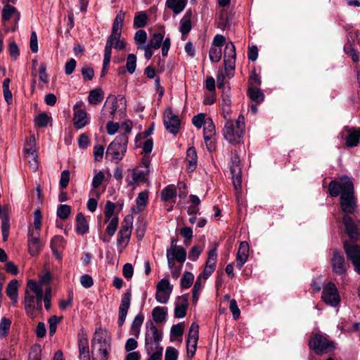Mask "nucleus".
<instances>
[{
  "label": "nucleus",
  "mask_w": 360,
  "mask_h": 360,
  "mask_svg": "<svg viewBox=\"0 0 360 360\" xmlns=\"http://www.w3.org/2000/svg\"><path fill=\"white\" fill-rule=\"evenodd\" d=\"M209 57L212 62L218 63L221 58V48L212 46L210 49Z\"/></svg>",
  "instance_id": "c03bdc74"
},
{
  "label": "nucleus",
  "mask_w": 360,
  "mask_h": 360,
  "mask_svg": "<svg viewBox=\"0 0 360 360\" xmlns=\"http://www.w3.org/2000/svg\"><path fill=\"white\" fill-rule=\"evenodd\" d=\"M144 179V174L143 172L131 170V174L126 177V181L129 185H133L139 181Z\"/></svg>",
  "instance_id": "72a5a7b5"
},
{
  "label": "nucleus",
  "mask_w": 360,
  "mask_h": 360,
  "mask_svg": "<svg viewBox=\"0 0 360 360\" xmlns=\"http://www.w3.org/2000/svg\"><path fill=\"white\" fill-rule=\"evenodd\" d=\"M329 193L332 197L340 194V206L342 211L345 213L342 221L345 230L349 238L354 239L359 235V230L352 219L348 215L354 212L356 202L354 194V185L351 180L343 176L340 181H332L328 186Z\"/></svg>",
  "instance_id": "f257e3e1"
},
{
  "label": "nucleus",
  "mask_w": 360,
  "mask_h": 360,
  "mask_svg": "<svg viewBox=\"0 0 360 360\" xmlns=\"http://www.w3.org/2000/svg\"><path fill=\"white\" fill-rule=\"evenodd\" d=\"M71 212L70 206L68 205H60L57 210V214L61 219H66Z\"/></svg>",
  "instance_id": "8fccbe9b"
},
{
  "label": "nucleus",
  "mask_w": 360,
  "mask_h": 360,
  "mask_svg": "<svg viewBox=\"0 0 360 360\" xmlns=\"http://www.w3.org/2000/svg\"><path fill=\"white\" fill-rule=\"evenodd\" d=\"M143 321V316L142 315H137L131 324V334L138 338L140 334V328Z\"/></svg>",
  "instance_id": "c9c22d12"
},
{
  "label": "nucleus",
  "mask_w": 360,
  "mask_h": 360,
  "mask_svg": "<svg viewBox=\"0 0 360 360\" xmlns=\"http://www.w3.org/2000/svg\"><path fill=\"white\" fill-rule=\"evenodd\" d=\"M104 179V174L103 172L100 171L97 174H96L93 178L92 181V186L94 188H98L101 183Z\"/></svg>",
  "instance_id": "680f3d73"
},
{
  "label": "nucleus",
  "mask_w": 360,
  "mask_h": 360,
  "mask_svg": "<svg viewBox=\"0 0 360 360\" xmlns=\"http://www.w3.org/2000/svg\"><path fill=\"white\" fill-rule=\"evenodd\" d=\"M115 210V204L110 201H107L105 206V222L108 221L112 217V214Z\"/></svg>",
  "instance_id": "5fc2aeb1"
},
{
  "label": "nucleus",
  "mask_w": 360,
  "mask_h": 360,
  "mask_svg": "<svg viewBox=\"0 0 360 360\" xmlns=\"http://www.w3.org/2000/svg\"><path fill=\"white\" fill-rule=\"evenodd\" d=\"M132 228V217H128L125 218L124 222L122 224L121 229L119 231L117 236V244L122 245L124 243L126 245L131 236Z\"/></svg>",
  "instance_id": "dca6fc26"
},
{
  "label": "nucleus",
  "mask_w": 360,
  "mask_h": 360,
  "mask_svg": "<svg viewBox=\"0 0 360 360\" xmlns=\"http://www.w3.org/2000/svg\"><path fill=\"white\" fill-rule=\"evenodd\" d=\"M92 360H108L111 351V337L109 332L102 328L95 330L91 340Z\"/></svg>",
  "instance_id": "20e7f679"
},
{
  "label": "nucleus",
  "mask_w": 360,
  "mask_h": 360,
  "mask_svg": "<svg viewBox=\"0 0 360 360\" xmlns=\"http://www.w3.org/2000/svg\"><path fill=\"white\" fill-rule=\"evenodd\" d=\"M123 276L127 279H130L134 274V268L132 265L129 263H127L123 266L122 269Z\"/></svg>",
  "instance_id": "338daca9"
},
{
  "label": "nucleus",
  "mask_w": 360,
  "mask_h": 360,
  "mask_svg": "<svg viewBox=\"0 0 360 360\" xmlns=\"http://www.w3.org/2000/svg\"><path fill=\"white\" fill-rule=\"evenodd\" d=\"M70 181V172L63 170L60 174V186L62 188H65Z\"/></svg>",
  "instance_id": "052dcab7"
},
{
  "label": "nucleus",
  "mask_w": 360,
  "mask_h": 360,
  "mask_svg": "<svg viewBox=\"0 0 360 360\" xmlns=\"http://www.w3.org/2000/svg\"><path fill=\"white\" fill-rule=\"evenodd\" d=\"M186 258V252L182 247L179 248L174 252L170 253L169 250L167 251V264L169 268H172L174 259L181 264H183Z\"/></svg>",
  "instance_id": "aec40b11"
},
{
  "label": "nucleus",
  "mask_w": 360,
  "mask_h": 360,
  "mask_svg": "<svg viewBox=\"0 0 360 360\" xmlns=\"http://www.w3.org/2000/svg\"><path fill=\"white\" fill-rule=\"evenodd\" d=\"M128 137L126 134H120L108 146L106 155L112 160L120 161L127 151Z\"/></svg>",
  "instance_id": "423d86ee"
},
{
  "label": "nucleus",
  "mask_w": 360,
  "mask_h": 360,
  "mask_svg": "<svg viewBox=\"0 0 360 360\" xmlns=\"http://www.w3.org/2000/svg\"><path fill=\"white\" fill-rule=\"evenodd\" d=\"M11 18H13L17 23L20 19V13L15 7L7 4L2 10V20L5 24L6 21Z\"/></svg>",
  "instance_id": "393cba45"
},
{
  "label": "nucleus",
  "mask_w": 360,
  "mask_h": 360,
  "mask_svg": "<svg viewBox=\"0 0 360 360\" xmlns=\"http://www.w3.org/2000/svg\"><path fill=\"white\" fill-rule=\"evenodd\" d=\"M11 321L5 317L2 318L0 322V338L5 337L10 329Z\"/></svg>",
  "instance_id": "09e8293b"
},
{
  "label": "nucleus",
  "mask_w": 360,
  "mask_h": 360,
  "mask_svg": "<svg viewBox=\"0 0 360 360\" xmlns=\"http://www.w3.org/2000/svg\"><path fill=\"white\" fill-rule=\"evenodd\" d=\"M76 231L77 233L83 235L89 231V224L82 213H78L76 217Z\"/></svg>",
  "instance_id": "c756f323"
},
{
  "label": "nucleus",
  "mask_w": 360,
  "mask_h": 360,
  "mask_svg": "<svg viewBox=\"0 0 360 360\" xmlns=\"http://www.w3.org/2000/svg\"><path fill=\"white\" fill-rule=\"evenodd\" d=\"M43 248V243L38 237V234L34 235L33 233H29L28 238V250L32 256L37 255Z\"/></svg>",
  "instance_id": "a211bd4d"
},
{
  "label": "nucleus",
  "mask_w": 360,
  "mask_h": 360,
  "mask_svg": "<svg viewBox=\"0 0 360 360\" xmlns=\"http://www.w3.org/2000/svg\"><path fill=\"white\" fill-rule=\"evenodd\" d=\"M236 57L235 45L231 41L226 43L224 53V63L228 77H230L229 71H233L235 69Z\"/></svg>",
  "instance_id": "9d476101"
},
{
  "label": "nucleus",
  "mask_w": 360,
  "mask_h": 360,
  "mask_svg": "<svg viewBox=\"0 0 360 360\" xmlns=\"http://www.w3.org/2000/svg\"><path fill=\"white\" fill-rule=\"evenodd\" d=\"M147 34L146 31L139 30L135 33L134 40L136 43L144 44L146 41Z\"/></svg>",
  "instance_id": "e2e57ef3"
},
{
  "label": "nucleus",
  "mask_w": 360,
  "mask_h": 360,
  "mask_svg": "<svg viewBox=\"0 0 360 360\" xmlns=\"http://www.w3.org/2000/svg\"><path fill=\"white\" fill-rule=\"evenodd\" d=\"M197 153L194 148L191 147L186 153V161L188 163V169L193 171L197 165Z\"/></svg>",
  "instance_id": "473e14b6"
},
{
  "label": "nucleus",
  "mask_w": 360,
  "mask_h": 360,
  "mask_svg": "<svg viewBox=\"0 0 360 360\" xmlns=\"http://www.w3.org/2000/svg\"><path fill=\"white\" fill-rule=\"evenodd\" d=\"M231 99L228 95L222 96L221 110L225 119H228L231 113Z\"/></svg>",
  "instance_id": "a19ab883"
},
{
  "label": "nucleus",
  "mask_w": 360,
  "mask_h": 360,
  "mask_svg": "<svg viewBox=\"0 0 360 360\" xmlns=\"http://www.w3.org/2000/svg\"><path fill=\"white\" fill-rule=\"evenodd\" d=\"M249 96L252 101L257 103H260L264 100L263 94L261 92L260 89L257 87L250 86L249 88Z\"/></svg>",
  "instance_id": "37998d69"
},
{
  "label": "nucleus",
  "mask_w": 360,
  "mask_h": 360,
  "mask_svg": "<svg viewBox=\"0 0 360 360\" xmlns=\"http://www.w3.org/2000/svg\"><path fill=\"white\" fill-rule=\"evenodd\" d=\"M223 129L224 139L231 143H237L243 137L245 124V118L240 115L236 120L226 119Z\"/></svg>",
  "instance_id": "39448f33"
},
{
  "label": "nucleus",
  "mask_w": 360,
  "mask_h": 360,
  "mask_svg": "<svg viewBox=\"0 0 360 360\" xmlns=\"http://www.w3.org/2000/svg\"><path fill=\"white\" fill-rule=\"evenodd\" d=\"M176 188L174 185H168L161 192V199L163 201H168L176 196Z\"/></svg>",
  "instance_id": "e433bc0d"
},
{
  "label": "nucleus",
  "mask_w": 360,
  "mask_h": 360,
  "mask_svg": "<svg viewBox=\"0 0 360 360\" xmlns=\"http://www.w3.org/2000/svg\"><path fill=\"white\" fill-rule=\"evenodd\" d=\"M136 67V57L134 54L130 53L128 55L127 59L126 68L130 74H133L135 72Z\"/></svg>",
  "instance_id": "49530a36"
},
{
  "label": "nucleus",
  "mask_w": 360,
  "mask_h": 360,
  "mask_svg": "<svg viewBox=\"0 0 360 360\" xmlns=\"http://www.w3.org/2000/svg\"><path fill=\"white\" fill-rule=\"evenodd\" d=\"M163 122L167 130L173 134H176L180 127V120L171 109L165 110L163 115Z\"/></svg>",
  "instance_id": "9b49d317"
},
{
  "label": "nucleus",
  "mask_w": 360,
  "mask_h": 360,
  "mask_svg": "<svg viewBox=\"0 0 360 360\" xmlns=\"http://www.w3.org/2000/svg\"><path fill=\"white\" fill-rule=\"evenodd\" d=\"M147 354L150 356L148 360H162L163 348L158 346H146Z\"/></svg>",
  "instance_id": "7c9ffc66"
},
{
  "label": "nucleus",
  "mask_w": 360,
  "mask_h": 360,
  "mask_svg": "<svg viewBox=\"0 0 360 360\" xmlns=\"http://www.w3.org/2000/svg\"><path fill=\"white\" fill-rule=\"evenodd\" d=\"M103 98V94L101 89H94L90 91L88 101L89 103L96 105L101 102Z\"/></svg>",
  "instance_id": "58836bf2"
},
{
  "label": "nucleus",
  "mask_w": 360,
  "mask_h": 360,
  "mask_svg": "<svg viewBox=\"0 0 360 360\" xmlns=\"http://www.w3.org/2000/svg\"><path fill=\"white\" fill-rule=\"evenodd\" d=\"M162 340V333L158 331L157 327L153 323L147 324L145 335L146 346H158Z\"/></svg>",
  "instance_id": "4468645a"
},
{
  "label": "nucleus",
  "mask_w": 360,
  "mask_h": 360,
  "mask_svg": "<svg viewBox=\"0 0 360 360\" xmlns=\"http://www.w3.org/2000/svg\"><path fill=\"white\" fill-rule=\"evenodd\" d=\"M179 303L176 304L174 309L175 317L179 319L184 318L186 314V310L188 306V295H183L179 297Z\"/></svg>",
  "instance_id": "b1692460"
},
{
  "label": "nucleus",
  "mask_w": 360,
  "mask_h": 360,
  "mask_svg": "<svg viewBox=\"0 0 360 360\" xmlns=\"http://www.w3.org/2000/svg\"><path fill=\"white\" fill-rule=\"evenodd\" d=\"M187 4V0H166V6L172 10L175 14L183 11Z\"/></svg>",
  "instance_id": "cd10ccee"
},
{
  "label": "nucleus",
  "mask_w": 360,
  "mask_h": 360,
  "mask_svg": "<svg viewBox=\"0 0 360 360\" xmlns=\"http://www.w3.org/2000/svg\"><path fill=\"white\" fill-rule=\"evenodd\" d=\"M44 290L40 283L29 280L25 291L24 307L27 315L31 319L36 318L42 309V299Z\"/></svg>",
  "instance_id": "f03ea898"
},
{
  "label": "nucleus",
  "mask_w": 360,
  "mask_h": 360,
  "mask_svg": "<svg viewBox=\"0 0 360 360\" xmlns=\"http://www.w3.org/2000/svg\"><path fill=\"white\" fill-rule=\"evenodd\" d=\"M80 360H90L89 347L87 338L81 337L78 342Z\"/></svg>",
  "instance_id": "bb28decb"
},
{
  "label": "nucleus",
  "mask_w": 360,
  "mask_h": 360,
  "mask_svg": "<svg viewBox=\"0 0 360 360\" xmlns=\"http://www.w3.org/2000/svg\"><path fill=\"white\" fill-rule=\"evenodd\" d=\"M65 240L61 236H54L51 240L50 247L57 259L61 258V251L65 248Z\"/></svg>",
  "instance_id": "412c9836"
},
{
  "label": "nucleus",
  "mask_w": 360,
  "mask_h": 360,
  "mask_svg": "<svg viewBox=\"0 0 360 360\" xmlns=\"http://www.w3.org/2000/svg\"><path fill=\"white\" fill-rule=\"evenodd\" d=\"M333 271L338 275L345 274L349 265L345 262L344 256L339 252L335 251L331 259Z\"/></svg>",
  "instance_id": "2eb2a0df"
},
{
  "label": "nucleus",
  "mask_w": 360,
  "mask_h": 360,
  "mask_svg": "<svg viewBox=\"0 0 360 360\" xmlns=\"http://www.w3.org/2000/svg\"><path fill=\"white\" fill-rule=\"evenodd\" d=\"M148 200V194L146 191H144L143 192H141L136 199V205H137V209L138 212H141L143 210L144 207L146 205Z\"/></svg>",
  "instance_id": "ea45409f"
},
{
  "label": "nucleus",
  "mask_w": 360,
  "mask_h": 360,
  "mask_svg": "<svg viewBox=\"0 0 360 360\" xmlns=\"http://www.w3.org/2000/svg\"><path fill=\"white\" fill-rule=\"evenodd\" d=\"M199 326L197 323H193L188 331V336L186 341L187 354L191 358L194 356L198 340Z\"/></svg>",
  "instance_id": "f8f14e48"
},
{
  "label": "nucleus",
  "mask_w": 360,
  "mask_h": 360,
  "mask_svg": "<svg viewBox=\"0 0 360 360\" xmlns=\"http://www.w3.org/2000/svg\"><path fill=\"white\" fill-rule=\"evenodd\" d=\"M208 121L205 120V116L203 114H198L193 117V124L197 127L200 128L203 124H205V122Z\"/></svg>",
  "instance_id": "0e129e2a"
},
{
  "label": "nucleus",
  "mask_w": 360,
  "mask_h": 360,
  "mask_svg": "<svg viewBox=\"0 0 360 360\" xmlns=\"http://www.w3.org/2000/svg\"><path fill=\"white\" fill-rule=\"evenodd\" d=\"M347 135L346 137V145L348 147H354L357 146L360 139V128L348 129L347 130Z\"/></svg>",
  "instance_id": "a878e982"
},
{
  "label": "nucleus",
  "mask_w": 360,
  "mask_h": 360,
  "mask_svg": "<svg viewBox=\"0 0 360 360\" xmlns=\"http://www.w3.org/2000/svg\"><path fill=\"white\" fill-rule=\"evenodd\" d=\"M192 15V11L191 9H188L184 14V17L180 20L179 30L183 36L188 34L191 30Z\"/></svg>",
  "instance_id": "5701e85b"
},
{
  "label": "nucleus",
  "mask_w": 360,
  "mask_h": 360,
  "mask_svg": "<svg viewBox=\"0 0 360 360\" xmlns=\"http://www.w3.org/2000/svg\"><path fill=\"white\" fill-rule=\"evenodd\" d=\"M109 224L106 228V232L109 235L110 237L112 236L118 226V218L117 217H112L109 221Z\"/></svg>",
  "instance_id": "603ef678"
},
{
  "label": "nucleus",
  "mask_w": 360,
  "mask_h": 360,
  "mask_svg": "<svg viewBox=\"0 0 360 360\" xmlns=\"http://www.w3.org/2000/svg\"><path fill=\"white\" fill-rule=\"evenodd\" d=\"M217 260V249L214 247L208 252V257L206 261V265H210L216 267Z\"/></svg>",
  "instance_id": "3c124183"
},
{
  "label": "nucleus",
  "mask_w": 360,
  "mask_h": 360,
  "mask_svg": "<svg viewBox=\"0 0 360 360\" xmlns=\"http://www.w3.org/2000/svg\"><path fill=\"white\" fill-rule=\"evenodd\" d=\"M148 20V16L143 12H137L134 19V27H143L146 25Z\"/></svg>",
  "instance_id": "4c0bfd02"
},
{
  "label": "nucleus",
  "mask_w": 360,
  "mask_h": 360,
  "mask_svg": "<svg viewBox=\"0 0 360 360\" xmlns=\"http://www.w3.org/2000/svg\"><path fill=\"white\" fill-rule=\"evenodd\" d=\"M164 38V34L162 33H155L153 34L150 43L147 44V46H150V47L158 49L162 44V40Z\"/></svg>",
  "instance_id": "79ce46f5"
},
{
  "label": "nucleus",
  "mask_w": 360,
  "mask_h": 360,
  "mask_svg": "<svg viewBox=\"0 0 360 360\" xmlns=\"http://www.w3.org/2000/svg\"><path fill=\"white\" fill-rule=\"evenodd\" d=\"M18 282L17 280L13 279L9 282L6 290L7 295L14 304L18 302Z\"/></svg>",
  "instance_id": "c85d7f7f"
},
{
  "label": "nucleus",
  "mask_w": 360,
  "mask_h": 360,
  "mask_svg": "<svg viewBox=\"0 0 360 360\" xmlns=\"http://www.w3.org/2000/svg\"><path fill=\"white\" fill-rule=\"evenodd\" d=\"M76 64H77V63L75 59L71 58L70 60H69L65 63V74L68 75H71L75 71V69L76 68Z\"/></svg>",
  "instance_id": "774afa93"
},
{
  "label": "nucleus",
  "mask_w": 360,
  "mask_h": 360,
  "mask_svg": "<svg viewBox=\"0 0 360 360\" xmlns=\"http://www.w3.org/2000/svg\"><path fill=\"white\" fill-rule=\"evenodd\" d=\"M131 292L127 291L122 297L121 303L119 307V317L117 323L119 326H122L124 323L128 309L130 307Z\"/></svg>",
  "instance_id": "f3484780"
},
{
  "label": "nucleus",
  "mask_w": 360,
  "mask_h": 360,
  "mask_svg": "<svg viewBox=\"0 0 360 360\" xmlns=\"http://www.w3.org/2000/svg\"><path fill=\"white\" fill-rule=\"evenodd\" d=\"M202 248L200 246H193L189 252L188 258L192 261H195L202 252Z\"/></svg>",
  "instance_id": "bf43d9fd"
},
{
  "label": "nucleus",
  "mask_w": 360,
  "mask_h": 360,
  "mask_svg": "<svg viewBox=\"0 0 360 360\" xmlns=\"http://www.w3.org/2000/svg\"><path fill=\"white\" fill-rule=\"evenodd\" d=\"M229 309L230 311L232 312L233 319L236 320L238 319L240 314V311L235 300L233 299L230 300Z\"/></svg>",
  "instance_id": "13d9d810"
},
{
  "label": "nucleus",
  "mask_w": 360,
  "mask_h": 360,
  "mask_svg": "<svg viewBox=\"0 0 360 360\" xmlns=\"http://www.w3.org/2000/svg\"><path fill=\"white\" fill-rule=\"evenodd\" d=\"M167 308L162 307H155L153 309L152 315L153 320L157 323L162 322L166 316Z\"/></svg>",
  "instance_id": "f704fd0d"
},
{
  "label": "nucleus",
  "mask_w": 360,
  "mask_h": 360,
  "mask_svg": "<svg viewBox=\"0 0 360 360\" xmlns=\"http://www.w3.org/2000/svg\"><path fill=\"white\" fill-rule=\"evenodd\" d=\"M126 102H127L126 99L123 96H120L119 98H117L115 96H109L105 101L104 107L107 108L108 105H110V114L112 118H113L114 115L115 114V112L117 111L118 106H119L118 103H120L121 105H122L124 107H125Z\"/></svg>",
  "instance_id": "4be33fe9"
},
{
  "label": "nucleus",
  "mask_w": 360,
  "mask_h": 360,
  "mask_svg": "<svg viewBox=\"0 0 360 360\" xmlns=\"http://www.w3.org/2000/svg\"><path fill=\"white\" fill-rule=\"evenodd\" d=\"M82 103H77L73 108V124L76 129H81L89 123V117L84 109L79 108Z\"/></svg>",
  "instance_id": "ddd939ff"
},
{
  "label": "nucleus",
  "mask_w": 360,
  "mask_h": 360,
  "mask_svg": "<svg viewBox=\"0 0 360 360\" xmlns=\"http://www.w3.org/2000/svg\"><path fill=\"white\" fill-rule=\"evenodd\" d=\"M215 134V127L212 122L210 120L205 122L204 127V135H209L213 136Z\"/></svg>",
  "instance_id": "69168bd1"
},
{
  "label": "nucleus",
  "mask_w": 360,
  "mask_h": 360,
  "mask_svg": "<svg viewBox=\"0 0 360 360\" xmlns=\"http://www.w3.org/2000/svg\"><path fill=\"white\" fill-rule=\"evenodd\" d=\"M173 290V285L167 278L161 279L156 285L155 300L160 304H167Z\"/></svg>",
  "instance_id": "6e6552de"
},
{
  "label": "nucleus",
  "mask_w": 360,
  "mask_h": 360,
  "mask_svg": "<svg viewBox=\"0 0 360 360\" xmlns=\"http://www.w3.org/2000/svg\"><path fill=\"white\" fill-rule=\"evenodd\" d=\"M232 179L233 184L236 191L237 198H238V193L241 189V182H242V176H241V168H238V167H233L232 169Z\"/></svg>",
  "instance_id": "2f4dec72"
},
{
  "label": "nucleus",
  "mask_w": 360,
  "mask_h": 360,
  "mask_svg": "<svg viewBox=\"0 0 360 360\" xmlns=\"http://www.w3.org/2000/svg\"><path fill=\"white\" fill-rule=\"evenodd\" d=\"M309 345L319 354L329 352L335 347L333 342L321 334L315 335L309 341Z\"/></svg>",
  "instance_id": "0eeeda50"
},
{
  "label": "nucleus",
  "mask_w": 360,
  "mask_h": 360,
  "mask_svg": "<svg viewBox=\"0 0 360 360\" xmlns=\"http://www.w3.org/2000/svg\"><path fill=\"white\" fill-rule=\"evenodd\" d=\"M51 288H46L44 290V295L43 296L42 300L44 302V307L46 310H49L51 306Z\"/></svg>",
  "instance_id": "6e6d98bb"
},
{
  "label": "nucleus",
  "mask_w": 360,
  "mask_h": 360,
  "mask_svg": "<svg viewBox=\"0 0 360 360\" xmlns=\"http://www.w3.org/2000/svg\"><path fill=\"white\" fill-rule=\"evenodd\" d=\"M322 299L326 304L332 307H336L339 304L340 297L335 284L328 283L323 288Z\"/></svg>",
  "instance_id": "1a4fd4ad"
},
{
  "label": "nucleus",
  "mask_w": 360,
  "mask_h": 360,
  "mask_svg": "<svg viewBox=\"0 0 360 360\" xmlns=\"http://www.w3.org/2000/svg\"><path fill=\"white\" fill-rule=\"evenodd\" d=\"M249 245L247 242H241L236 255V266L240 269L248 259Z\"/></svg>",
  "instance_id": "6ab92c4d"
},
{
  "label": "nucleus",
  "mask_w": 360,
  "mask_h": 360,
  "mask_svg": "<svg viewBox=\"0 0 360 360\" xmlns=\"http://www.w3.org/2000/svg\"><path fill=\"white\" fill-rule=\"evenodd\" d=\"M194 279V276L192 273L186 271L184 274L181 280V285L183 288H188L191 287Z\"/></svg>",
  "instance_id": "a18cd8bd"
},
{
  "label": "nucleus",
  "mask_w": 360,
  "mask_h": 360,
  "mask_svg": "<svg viewBox=\"0 0 360 360\" xmlns=\"http://www.w3.org/2000/svg\"><path fill=\"white\" fill-rule=\"evenodd\" d=\"M178 351L172 347H167L165 352V360H176Z\"/></svg>",
  "instance_id": "4d7b16f0"
},
{
  "label": "nucleus",
  "mask_w": 360,
  "mask_h": 360,
  "mask_svg": "<svg viewBox=\"0 0 360 360\" xmlns=\"http://www.w3.org/2000/svg\"><path fill=\"white\" fill-rule=\"evenodd\" d=\"M61 319L62 317H58L56 316H53L49 319L50 335H53L56 333L57 325Z\"/></svg>",
  "instance_id": "864d4df0"
},
{
  "label": "nucleus",
  "mask_w": 360,
  "mask_h": 360,
  "mask_svg": "<svg viewBox=\"0 0 360 360\" xmlns=\"http://www.w3.org/2000/svg\"><path fill=\"white\" fill-rule=\"evenodd\" d=\"M124 20V13L120 11L116 15L110 35L108 37L104 51V68L108 67L111 58L112 46L117 50L125 47V42L121 39V33Z\"/></svg>",
  "instance_id": "7ed1b4c3"
},
{
  "label": "nucleus",
  "mask_w": 360,
  "mask_h": 360,
  "mask_svg": "<svg viewBox=\"0 0 360 360\" xmlns=\"http://www.w3.org/2000/svg\"><path fill=\"white\" fill-rule=\"evenodd\" d=\"M50 120L51 117L46 113H40L36 117L34 122L35 124L39 127H45L48 125Z\"/></svg>",
  "instance_id": "de8ad7c7"
}]
</instances>
